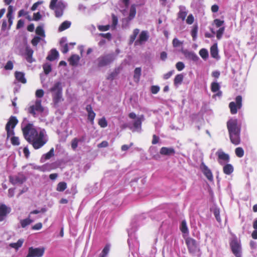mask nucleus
I'll list each match as a JSON object with an SVG mask.
<instances>
[{"label": "nucleus", "instance_id": "nucleus-30", "mask_svg": "<svg viewBox=\"0 0 257 257\" xmlns=\"http://www.w3.org/2000/svg\"><path fill=\"white\" fill-rule=\"evenodd\" d=\"M33 222V220L30 219V215L29 217L25 219H22L20 221V224L23 228L26 227L28 225L30 224Z\"/></svg>", "mask_w": 257, "mask_h": 257}, {"label": "nucleus", "instance_id": "nucleus-36", "mask_svg": "<svg viewBox=\"0 0 257 257\" xmlns=\"http://www.w3.org/2000/svg\"><path fill=\"white\" fill-rule=\"evenodd\" d=\"M67 184L64 182H61L58 183L56 189L58 191L62 192L65 190Z\"/></svg>", "mask_w": 257, "mask_h": 257}, {"label": "nucleus", "instance_id": "nucleus-11", "mask_svg": "<svg viewBox=\"0 0 257 257\" xmlns=\"http://www.w3.org/2000/svg\"><path fill=\"white\" fill-rule=\"evenodd\" d=\"M227 127L229 134L236 133H240V128L237 124L236 119H231L227 121Z\"/></svg>", "mask_w": 257, "mask_h": 257}, {"label": "nucleus", "instance_id": "nucleus-19", "mask_svg": "<svg viewBox=\"0 0 257 257\" xmlns=\"http://www.w3.org/2000/svg\"><path fill=\"white\" fill-rule=\"evenodd\" d=\"M183 54L187 59L192 60L193 61H197L199 59V57L197 56V55L192 52L185 50L183 52Z\"/></svg>", "mask_w": 257, "mask_h": 257}, {"label": "nucleus", "instance_id": "nucleus-54", "mask_svg": "<svg viewBox=\"0 0 257 257\" xmlns=\"http://www.w3.org/2000/svg\"><path fill=\"white\" fill-rule=\"evenodd\" d=\"M214 23L217 27H220L223 25L224 21L219 19H215L214 20Z\"/></svg>", "mask_w": 257, "mask_h": 257}, {"label": "nucleus", "instance_id": "nucleus-52", "mask_svg": "<svg viewBox=\"0 0 257 257\" xmlns=\"http://www.w3.org/2000/svg\"><path fill=\"white\" fill-rule=\"evenodd\" d=\"M194 22V17L192 14L189 15L187 19H186V23L188 24L191 25Z\"/></svg>", "mask_w": 257, "mask_h": 257}, {"label": "nucleus", "instance_id": "nucleus-31", "mask_svg": "<svg viewBox=\"0 0 257 257\" xmlns=\"http://www.w3.org/2000/svg\"><path fill=\"white\" fill-rule=\"evenodd\" d=\"M141 75V68H136L134 71V78L135 82H139L140 77Z\"/></svg>", "mask_w": 257, "mask_h": 257}, {"label": "nucleus", "instance_id": "nucleus-40", "mask_svg": "<svg viewBox=\"0 0 257 257\" xmlns=\"http://www.w3.org/2000/svg\"><path fill=\"white\" fill-rule=\"evenodd\" d=\"M199 55L204 60H206L208 57V51L205 49H201L199 51Z\"/></svg>", "mask_w": 257, "mask_h": 257}, {"label": "nucleus", "instance_id": "nucleus-18", "mask_svg": "<svg viewBox=\"0 0 257 257\" xmlns=\"http://www.w3.org/2000/svg\"><path fill=\"white\" fill-rule=\"evenodd\" d=\"M201 167L203 174L207 179L210 181L212 180L213 176L211 171L208 169V168L204 164H202Z\"/></svg>", "mask_w": 257, "mask_h": 257}, {"label": "nucleus", "instance_id": "nucleus-8", "mask_svg": "<svg viewBox=\"0 0 257 257\" xmlns=\"http://www.w3.org/2000/svg\"><path fill=\"white\" fill-rule=\"evenodd\" d=\"M18 119L15 116H12L10 117L9 121L8 122L6 126V130L7 132V137L9 138L14 135V128L18 123Z\"/></svg>", "mask_w": 257, "mask_h": 257}, {"label": "nucleus", "instance_id": "nucleus-61", "mask_svg": "<svg viewBox=\"0 0 257 257\" xmlns=\"http://www.w3.org/2000/svg\"><path fill=\"white\" fill-rule=\"evenodd\" d=\"M159 140H160L159 137L155 135H154L153 136V140H152V143L154 145L156 144L159 142Z\"/></svg>", "mask_w": 257, "mask_h": 257}, {"label": "nucleus", "instance_id": "nucleus-32", "mask_svg": "<svg viewBox=\"0 0 257 257\" xmlns=\"http://www.w3.org/2000/svg\"><path fill=\"white\" fill-rule=\"evenodd\" d=\"M23 242L24 239H20L18 240L17 242L10 243V246H11L12 248H14L16 249H18L20 247L22 246Z\"/></svg>", "mask_w": 257, "mask_h": 257}, {"label": "nucleus", "instance_id": "nucleus-21", "mask_svg": "<svg viewBox=\"0 0 257 257\" xmlns=\"http://www.w3.org/2000/svg\"><path fill=\"white\" fill-rule=\"evenodd\" d=\"M187 11L185 7L180 6L179 7V12L178 14V18L184 21L187 15Z\"/></svg>", "mask_w": 257, "mask_h": 257}, {"label": "nucleus", "instance_id": "nucleus-23", "mask_svg": "<svg viewBox=\"0 0 257 257\" xmlns=\"http://www.w3.org/2000/svg\"><path fill=\"white\" fill-rule=\"evenodd\" d=\"M80 57L76 54L72 55L69 59V63L71 65L76 66L80 60Z\"/></svg>", "mask_w": 257, "mask_h": 257}, {"label": "nucleus", "instance_id": "nucleus-46", "mask_svg": "<svg viewBox=\"0 0 257 257\" xmlns=\"http://www.w3.org/2000/svg\"><path fill=\"white\" fill-rule=\"evenodd\" d=\"M172 44L174 47H178L182 45L183 42L179 41L177 38H174L173 40Z\"/></svg>", "mask_w": 257, "mask_h": 257}, {"label": "nucleus", "instance_id": "nucleus-45", "mask_svg": "<svg viewBox=\"0 0 257 257\" xmlns=\"http://www.w3.org/2000/svg\"><path fill=\"white\" fill-rule=\"evenodd\" d=\"M109 250V246L106 245L102 250L100 257H106Z\"/></svg>", "mask_w": 257, "mask_h": 257}, {"label": "nucleus", "instance_id": "nucleus-60", "mask_svg": "<svg viewBox=\"0 0 257 257\" xmlns=\"http://www.w3.org/2000/svg\"><path fill=\"white\" fill-rule=\"evenodd\" d=\"M8 13L7 16H13V14L14 12L13 7L12 6H10L8 9Z\"/></svg>", "mask_w": 257, "mask_h": 257}, {"label": "nucleus", "instance_id": "nucleus-50", "mask_svg": "<svg viewBox=\"0 0 257 257\" xmlns=\"http://www.w3.org/2000/svg\"><path fill=\"white\" fill-rule=\"evenodd\" d=\"M197 27H194L193 29L191 31V36L193 37V40H194L197 36Z\"/></svg>", "mask_w": 257, "mask_h": 257}, {"label": "nucleus", "instance_id": "nucleus-33", "mask_svg": "<svg viewBox=\"0 0 257 257\" xmlns=\"http://www.w3.org/2000/svg\"><path fill=\"white\" fill-rule=\"evenodd\" d=\"M36 33L38 36H40L42 38L45 37V32L42 26H39L37 27L36 29Z\"/></svg>", "mask_w": 257, "mask_h": 257}, {"label": "nucleus", "instance_id": "nucleus-56", "mask_svg": "<svg viewBox=\"0 0 257 257\" xmlns=\"http://www.w3.org/2000/svg\"><path fill=\"white\" fill-rule=\"evenodd\" d=\"M13 68V64L11 61H8L5 67V68L6 70H12Z\"/></svg>", "mask_w": 257, "mask_h": 257}, {"label": "nucleus", "instance_id": "nucleus-22", "mask_svg": "<svg viewBox=\"0 0 257 257\" xmlns=\"http://www.w3.org/2000/svg\"><path fill=\"white\" fill-rule=\"evenodd\" d=\"M86 109L88 112V119L91 121V124H93L95 116V113L92 110L91 106L89 105H87Z\"/></svg>", "mask_w": 257, "mask_h": 257}, {"label": "nucleus", "instance_id": "nucleus-58", "mask_svg": "<svg viewBox=\"0 0 257 257\" xmlns=\"http://www.w3.org/2000/svg\"><path fill=\"white\" fill-rule=\"evenodd\" d=\"M109 25H106V26H99L98 28L99 30L101 31H106L109 30Z\"/></svg>", "mask_w": 257, "mask_h": 257}, {"label": "nucleus", "instance_id": "nucleus-2", "mask_svg": "<svg viewBox=\"0 0 257 257\" xmlns=\"http://www.w3.org/2000/svg\"><path fill=\"white\" fill-rule=\"evenodd\" d=\"M49 91L52 94L53 101L55 105H56L63 101L61 82H55L52 87L49 89Z\"/></svg>", "mask_w": 257, "mask_h": 257}, {"label": "nucleus", "instance_id": "nucleus-10", "mask_svg": "<svg viewBox=\"0 0 257 257\" xmlns=\"http://www.w3.org/2000/svg\"><path fill=\"white\" fill-rule=\"evenodd\" d=\"M43 110L44 108L41 105V100L37 99L36 100L35 104L29 107L28 111L35 116L37 114L43 112Z\"/></svg>", "mask_w": 257, "mask_h": 257}, {"label": "nucleus", "instance_id": "nucleus-55", "mask_svg": "<svg viewBox=\"0 0 257 257\" xmlns=\"http://www.w3.org/2000/svg\"><path fill=\"white\" fill-rule=\"evenodd\" d=\"M78 141V140L77 139H74L72 140L71 147L73 150H75L77 147Z\"/></svg>", "mask_w": 257, "mask_h": 257}, {"label": "nucleus", "instance_id": "nucleus-6", "mask_svg": "<svg viewBox=\"0 0 257 257\" xmlns=\"http://www.w3.org/2000/svg\"><path fill=\"white\" fill-rule=\"evenodd\" d=\"M188 250L190 253L195 254L200 251V248L196 241L190 237H187L185 239Z\"/></svg>", "mask_w": 257, "mask_h": 257}, {"label": "nucleus", "instance_id": "nucleus-3", "mask_svg": "<svg viewBox=\"0 0 257 257\" xmlns=\"http://www.w3.org/2000/svg\"><path fill=\"white\" fill-rule=\"evenodd\" d=\"M66 7V4L61 0H51L49 5L50 9L54 10L55 16L57 18L61 17Z\"/></svg>", "mask_w": 257, "mask_h": 257}, {"label": "nucleus", "instance_id": "nucleus-43", "mask_svg": "<svg viewBox=\"0 0 257 257\" xmlns=\"http://www.w3.org/2000/svg\"><path fill=\"white\" fill-rule=\"evenodd\" d=\"M11 142L13 145L18 146L20 145V140L18 137L13 136L11 138Z\"/></svg>", "mask_w": 257, "mask_h": 257}, {"label": "nucleus", "instance_id": "nucleus-49", "mask_svg": "<svg viewBox=\"0 0 257 257\" xmlns=\"http://www.w3.org/2000/svg\"><path fill=\"white\" fill-rule=\"evenodd\" d=\"M176 67L178 71H181L184 68L185 65L183 62H179L176 63Z\"/></svg>", "mask_w": 257, "mask_h": 257}, {"label": "nucleus", "instance_id": "nucleus-37", "mask_svg": "<svg viewBox=\"0 0 257 257\" xmlns=\"http://www.w3.org/2000/svg\"><path fill=\"white\" fill-rule=\"evenodd\" d=\"M136 14V7L135 5H132L131 7L130 11V14H129V17H128L129 20H131L133 19L135 17Z\"/></svg>", "mask_w": 257, "mask_h": 257}, {"label": "nucleus", "instance_id": "nucleus-48", "mask_svg": "<svg viewBox=\"0 0 257 257\" xmlns=\"http://www.w3.org/2000/svg\"><path fill=\"white\" fill-rule=\"evenodd\" d=\"M99 125L102 127H105L107 125V122L104 118H102L98 121Z\"/></svg>", "mask_w": 257, "mask_h": 257}, {"label": "nucleus", "instance_id": "nucleus-59", "mask_svg": "<svg viewBox=\"0 0 257 257\" xmlns=\"http://www.w3.org/2000/svg\"><path fill=\"white\" fill-rule=\"evenodd\" d=\"M160 90V88L158 86H153L151 87V91L153 94L157 93Z\"/></svg>", "mask_w": 257, "mask_h": 257}, {"label": "nucleus", "instance_id": "nucleus-34", "mask_svg": "<svg viewBox=\"0 0 257 257\" xmlns=\"http://www.w3.org/2000/svg\"><path fill=\"white\" fill-rule=\"evenodd\" d=\"M54 149L52 148L49 152H48L47 154L44 155L41 158L42 161H44L46 160L49 159L51 158L52 156H54Z\"/></svg>", "mask_w": 257, "mask_h": 257}, {"label": "nucleus", "instance_id": "nucleus-12", "mask_svg": "<svg viewBox=\"0 0 257 257\" xmlns=\"http://www.w3.org/2000/svg\"><path fill=\"white\" fill-rule=\"evenodd\" d=\"M44 253V248L42 247L34 248L30 247L28 249V253L26 257H41Z\"/></svg>", "mask_w": 257, "mask_h": 257}, {"label": "nucleus", "instance_id": "nucleus-38", "mask_svg": "<svg viewBox=\"0 0 257 257\" xmlns=\"http://www.w3.org/2000/svg\"><path fill=\"white\" fill-rule=\"evenodd\" d=\"M180 229L183 233H188V229L187 226L186 222L185 220L182 221Z\"/></svg>", "mask_w": 257, "mask_h": 257}, {"label": "nucleus", "instance_id": "nucleus-28", "mask_svg": "<svg viewBox=\"0 0 257 257\" xmlns=\"http://www.w3.org/2000/svg\"><path fill=\"white\" fill-rule=\"evenodd\" d=\"M58 56V52L56 50H52L50 54L48 55L47 59L50 61L55 60Z\"/></svg>", "mask_w": 257, "mask_h": 257}, {"label": "nucleus", "instance_id": "nucleus-62", "mask_svg": "<svg viewBox=\"0 0 257 257\" xmlns=\"http://www.w3.org/2000/svg\"><path fill=\"white\" fill-rule=\"evenodd\" d=\"M26 54L27 56H32L33 51L29 47H27L26 49Z\"/></svg>", "mask_w": 257, "mask_h": 257}, {"label": "nucleus", "instance_id": "nucleus-9", "mask_svg": "<svg viewBox=\"0 0 257 257\" xmlns=\"http://www.w3.org/2000/svg\"><path fill=\"white\" fill-rule=\"evenodd\" d=\"M229 107L231 114H236L237 110L242 107V97L240 95L236 96L235 102L232 101L230 102Z\"/></svg>", "mask_w": 257, "mask_h": 257}, {"label": "nucleus", "instance_id": "nucleus-20", "mask_svg": "<svg viewBox=\"0 0 257 257\" xmlns=\"http://www.w3.org/2000/svg\"><path fill=\"white\" fill-rule=\"evenodd\" d=\"M9 213V210L7 207L4 204L0 205V221H3L6 217L7 214Z\"/></svg>", "mask_w": 257, "mask_h": 257}, {"label": "nucleus", "instance_id": "nucleus-1", "mask_svg": "<svg viewBox=\"0 0 257 257\" xmlns=\"http://www.w3.org/2000/svg\"><path fill=\"white\" fill-rule=\"evenodd\" d=\"M22 130L24 138L35 149L42 148L48 142V136L44 129L36 128L32 123L23 122Z\"/></svg>", "mask_w": 257, "mask_h": 257}, {"label": "nucleus", "instance_id": "nucleus-16", "mask_svg": "<svg viewBox=\"0 0 257 257\" xmlns=\"http://www.w3.org/2000/svg\"><path fill=\"white\" fill-rule=\"evenodd\" d=\"M160 153L162 155L171 156L175 153V150L172 147H162L160 150Z\"/></svg>", "mask_w": 257, "mask_h": 257}, {"label": "nucleus", "instance_id": "nucleus-47", "mask_svg": "<svg viewBox=\"0 0 257 257\" xmlns=\"http://www.w3.org/2000/svg\"><path fill=\"white\" fill-rule=\"evenodd\" d=\"M41 40H42V37L40 36H35L32 40V44L34 46H37Z\"/></svg>", "mask_w": 257, "mask_h": 257}, {"label": "nucleus", "instance_id": "nucleus-17", "mask_svg": "<svg viewBox=\"0 0 257 257\" xmlns=\"http://www.w3.org/2000/svg\"><path fill=\"white\" fill-rule=\"evenodd\" d=\"M229 138L231 142L235 145L240 143V133L229 134Z\"/></svg>", "mask_w": 257, "mask_h": 257}, {"label": "nucleus", "instance_id": "nucleus-64", "mask_svg": "<svg viewBox=\"0 0 257 257\" xmlns=\"http://www.w3.org/2000/svg\"><path fill=\"white\" fill-rule=\"evenodd\" d=\"M173 73H174V71H171L167 73L166 74H165L163 76L164 79H168L172 76V75L173 74Z\"/></svg>", "mask_w": 257, "mask_h": 257}, {"label": "nucleus", "instance_id": "nucleus-29", "mask_svg": "<svg viewBox=\"0 0 257 257\" xmlns=\"http://www.w3.org/2000/svg\"><path fill=\"white\" fill-rule=\"evenodd\" d=\"M139 32L140 30L138 29L134 30L132 34L130 37V44H132L135 41Z\"/></svg>", "mask_w": 257, "mask_h": 257}, {"label": "nucleus", "instance_id": "nucleus-5", "mask_svg": "<svg viewBox=\"0 0 257 257\" xmlns=\"http://www.w3.org/2000/svg\"><path fill=\"white\" fill-rule=\"evenodd\" d=\"M128 116L132 119H135L133 122V127H130V128L132 129L133 132H140L141 130L142 122L144 120V115H141L140 116H137L136 113L134 112H131L129 113Z\"/></svg>", "mask_w": 257, "mask_h": 257}, {"label": "nucleus", "instance_id": "nucleus-13", "mask_svg": "<svg viewBox=\"0 0 257 257\" xmlns=\"http://www.w3.org/2000/svg\"><path fill=\"white\" fill-rule=\"evenodd\" d=\"M10 181L13 184H21L26 181L25 176L22 174L10 177Z\"/></svg>", "mask_w": 257, "mask_h": 257}, {"label": "nucleus", "instance_id": "nucleus-53", "mask_svg": "<svg viewBox=\"0 0 257 257\" xmlns=\"http://www.w3.org/2000/svg\"><path fill=\"white\" fill-rule=\"evenodd\" d=\"M117 24V18L115 15H112V27L113 28H115Z\"/></svg>", "mask_w": 257, "mask_h": 257}, {"label": "nucleus", "instance_id": "nucleus-41", "mask_svg": "<svg viewBox=\"0 0 257 257\" xmlns=\"http://www.w3.org/2000/svg\"><path fill=\"white\" fill-rule=\"evenodd\" d=\"M235 152L236 155L238 157L241 158V157H243V156L244 155V151L242 148L238 147V148H236Z\"/></svg>", "mask_w": 257, "mask_h": 257}, {"label": "nucleus", "instance_id": "nucleus-51", "mask_svg": "<svg viewBox=\"0 0 257 257\" xmlns=\"http://www.w3.org/2000/svg\"><path fill=\"white\" fill-rule=\"evenodd\" d=\"M214 214L215 216V218L218 222H221V218L219 215V211L217 209H215L214 211Z\"/></svg>", "mask_w": 257, "mask_h": 257}, {"label": "nucleus", "instance_id": "nucleus-4", "mask_svg": "<svg viewBox=\"0 0 257 257\" xmlns=\"http://www.w3.org/2000/svg\"><path fill=\"white\" fill-rule=\"evenodd\" d=\"M232 253L236 257H241L242 248L240 241L238 240L236 236H234L231 240L230 242Z\"/></svg>", "mask_w": 257, "mask_h": 257}, {"label": "nucleus", "instance_id": "nucleus-63", "mask_svg": "<svg viewBox=\"0 0 257 257\" xmlns=\"http://www.w3.org/2000/svg\"><path fill=\"white\" fill-rule=\"evenodd\" d=\"M61 47H62L61 51L62 53L65 54L68 52V47L67 44H65L63 46H62Z\"/></svg>", "mask_w": 257, "mask_h": 257}, {"label": "nucleus", "instance_id": "nucleus-27", "mask_svg": "<svg viewBox=\"0 0 257 257\" xmlns=\"http://www.w3.org/2000/svg\"><path fill=\"white\" fill-rule=\"evenodd\" d=\"M223 172L227 175H229L233 171V167L231 164L224 165L223 168Z\"/></svg>", "mask_w": 257, "mask_h": 257}, {"label": "nucleus", "instance_id": "nucleus-25", "mask_svg": "<svg viewBox=\"0 0 257 257\" xmlns=\"http://www.w3.org/2000/svg\"><path fill=\"white\" fill-rule=\"evenodd\" d=\"M15 77L17 80L23 83H25L26 82V79L24 77V74L20 72H16L15 73Z\"/></svg>", "mask_w": 257, "mask_h": 257}, {"label": "nucleus", "instance_id": "nucleus-26", "mask_svg": "<svg viewBox=\"0 0 257 257\" xmlns=\"http://www.w3.org/2000/svg\"><path fill=\"white\" fill-rule=\"evenodd\" d=\"M71 26V22L68 21H65L63 22L58 28V31L59 32H62L66 29L69 28Z\"/></svg>", "mask_w": 257, "mask_h": 257}, {"label": "nucleus", "instance_id": "nucleus-15", "mask_svg": "<svg viewBox=\"0 0 257 257\" xmlns=\"http://www.w3.org/2000/svg\"><path fill=\"white\" fill-rule=\"evenodd\" d=\"M149 38L148 32L143 31L140 33L139 38L135 42L136 45H141L146 42Z\"/></svg>", "mask_w": 257, "mask_h": 257}, {"label": "nucleus", "instance_id": "nucleus-7", "mask_svg": "<svg viewBox=\"0 0 257 257\" xmlns=\"http://www.w3.org/2000/svg\"><path fill=\"white\" fill-rule=\"evenodd\" d=\"M114 59L115 56L113 54L102 56L97 59V65L99 67L105 66L112 62Z\"/></svg>", "mask_w": 257, "mask_h": 257}, {"label": "nucleus", "instance_id": "nucleus-35", "mask_svg": "<svg viewBox=\"0 0 257 257\" xmlns=\"http://www.w3.org/2000/svg\"><path fill=\"white\" fill-rule=\"evenodd\" d=\"M183 79V75L181 74H178L175 76L174 79V84L175 85H178L180 84Z\"/></svg>", "mask_w": 257, "mask_h": 257}, {"label": "nucleus", "instance_id": "nucleus-14", "mask_svg": "<svg viewBox=\"0 0 257 257\" xmlns=\"http://www.w3.org/2000/svg\"><path fill=\"white\" fill-rule=\"evenodd\" d=\"M216 154L218 157V162L219 164L223 165L225 163L229 162V155L224 153L221 150H218L216 152Z\"/></svg>", "mask_w": 257, "mask_h": 257}, {"label": "nucleus", "instance_id": "nucleus-24", "mask_svg": "<svg viewBox=\"0 0 257 257\" xmlns=\"http://www.w3.org/2000/svg\"><path fill=\"white\" fill-rule=\"evenodd\" d=\"M210 54L211 56L214 58H218V52L217 44H214L210 48Z\"/></svg>", "mask_w": 257, "mask_h": 257}, {"label": "nucleus", "instance_id": "nucleus-39", "mask_svg": "<svg viewBox=\"0 0 257 257\" xmlns=\"http://www.w3.org/2000/svg\"><path fill=\"white\" fill-rule=\"evenodd\" d=\"M211 91L213 92H216L219 91L220 89L219 84L216 82H213L211 83Z\"/></svg>", "mask_w": 257, "mask_h": 257}, {"label": "nucleus", "instance_id": "nucleus-57", "mask_svg": "<svg viewBox=\"0 0 257 257\" xmlns=\"http://www.w3.org/2000/svg\"><path fill=\"white\" fill-rule=\"evenodd\" d=\"M44 95V91L42 89H38L36 92V96L37 97L41 98Z\"/></svg>", "mask_w": 257, "mask_h": 257}, {"label": "nucleus", "instance_id": "nucleus-42", "mask_svg": "<svg viewBox=\"0 0 257 257\" xmlns=\"http://www.w3.org/2000/svg\"><path fill=\"white\" fill-rule=\"evenodd\" d=\"M43 69L46 74H48L51 71V64L49 63H46L43 65Z\"/></svg>", "mask_w": 257, "mask_h": 257}, {"label": "nucleus", "instance_id": "nucleus-44", "mask_svg": "<svg viewBox=\"0 0 257 257\" xmlns=\"http://www.w3.org/2000/svg\"><path fill=\"white\" fill-rule=\"evenodd\" d=\"M225 30L224 27H221L216 32V37L218 39H220Z\"/></svg>", "mask_w": 257, "mask_h": 257}]
</instances>
